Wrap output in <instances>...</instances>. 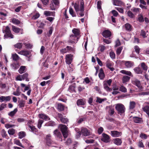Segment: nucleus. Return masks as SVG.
<instances>
[{"instance_id":"393cba45","label":"nucleus","mask_w":149,"mask_h":149,"mask_svg":"<svg viewBox=\"0 0 149 149\" xmlns=\"http://www.w3.org/2000/svg\"><path fill=\"white\" fill-rule=\"evenodd\" d=\"M26 68L25 66H21L18 70L20 74L26 71Z\"/></svg>"},{"instance_id":"8fccbe9b","label":"nucleus","mask_w":149,"mask_h":149,"mask_svg":"<svg viewBox=\"0 0 149 149\" xmlns=\"http://www.w3.org/2000/svg\"><path fill=\"white\" fill-rule=\"evenodd\" d=\"M75 86L73 85H71L69 86L68 90L70 92H75Z\"/></svg>"},{"instance_id":"f704fd0d","label":"nucleus","mask_w":149,"mask_h":149,"mask_svg":"<svg viewBox=\"0 0 149 149\" xmlns=\"http://www.w3.org/2000/svg\"><path fill=\"white\" fill-rule=\"evenodd\" d=\"M136 103L134 101L130 102V104L129 109H133L135 107Z\"/></svg>"},{"instance_id":"680f3d73","label":"nucleus","mask_w":149,"mask_h":149,"mask_svg":"<svg viewBox=\"0 0 149 149\" xmlns=\"http://www.w3.org/2000/svg\"><path fill=\"white\" fill-rule=\"evenodd\" d=\"M134 49L136 52L138 54H139L140 52V49L139 47L137 46H136L134 47Z\"/></svg>"},{"instance_id":"bf43d9fd","label":"nucleus","mask_w":149,"mask_h":149,"mask_svg":"<svg viewBox=\"0 0 149 149\" xmlns=\"http://www.w3.org/2000/svg\"><path fill=\"white\" fill-rule=\"evenodd\" d=\"M140 137L142 139H146L147 138V135L144 133H141L140 136Z\"/></svg>"},{"instance_id":"7c9ffc66","label":"nucleus","mask_w":149,"mask_h":149,"mask_svg":"<svg viewBox=\"0 0 149 149\" xmlns=\"http://www.w3.org/2000/svg\"><path fill=\"white\" fill-rule=\"evenodd\" d=\"M73 33L74 34L73 35H75L76 36L78 37L79 35V32L78 30L77 29H74L72 30Z\"/></svg>"},{"instance_id":"2f4dec72","label":"nucleus","mask_w":149,"mask_h":149,"mask_svg":"<svg viewBox=\"0 0 149 149\" xmlns=\"http://www.w3.org/2000/svg\"><path fill=\"white\" fill-rule=\"evenodd\" d=\"M22 76L23 80L25 79L26 81H29V79L28 78V74L26 73L23 74L22 75Z\"/></svg>"},{"instance_id":"864d4df0","label":"nucleus","mask_w":149,"mask_h":149,"mask_svg":"<svg viewBox=\"0 0 149 149\" xmlns=\"http://www.w3.org/2000/svg\"><path fill=\"white\" fill-rule=\"evenodd\" d=\"M16 81H22L23 80L22 76V75H19L16 77Z\"/></svg>"},{"instance_id":"de8ad7c7","label":"nucleus","mask_w":149,"mask_h":149,"mask_svg":"<svg viewBox=\"0 0 149 149\" xmlns=\"http://www.w3.org/2000/svg\"><path fill=\"white\" fill-rule=\"evenodd\" d=\"M127 15L129 17L132 18H134L135 17L134 15L130 10L127 12Z\"/></svg>"},{"instance_id":"052dcab7","label":"nucleus","mask_w":149,"mask_h":149,"mask_svg":"<svg viewBox=\"0 0 149 149\" xmlns=\"http://www.w3.org/2000/svg\"><path fill=\"white\" fill-rule=\"evenodd\" d=\"M61 122L64 123H67L68 122V119L66 118L63 117L61 119Z\"/></svg>"},{"instance_id":"9d476101","label":"nucleus","mask_w":149,"mask_h":149,"mask_svg":"<svg viewBox=\"0 0 149 149\" xmlns=\"http://www.w3.org/2000/svg\"><path fill=\"white\" fill-rule=\"evenodd\" d=\"M81 132L84 136H88L91 135L90 131L86 128H82L81 130Z\"/></svg>"},{"instance_id":"4468645a","label":"nucleus","mask_w":149,"mask_h":149,"mask_svg":"<svg viewBox=\"0 0 149 149\" xmlns=\"http://www.w3.org/2000/svg\"><path fill=\"white\" fill-rule=\"evenodd\" d=\"M12 27L13 31L15 33H17L21 31V34H22L23 31V29H19V28L13 26H12Z\"/></svg>"},{"instance_id":"6e6552de","label":"nucleus","mask_w":149,"mask_h":149,"mask_svg":"<svg viewBox=\"0 0 149 149\" xmlns=\"http://www.w3.org/2000/svg\"><path fill=\"white\" fill-rule=\"evenodd\" d=\"M84 3L83 0H81L80 3V11L81 12L79 13V15L82 17L84 15V13L83 12L84 10Z\"/></svg>"},{"instance_id":"72a5a7b5","label":"nucleus","mask_w":149,"mask_h":149,"mask_svg":"<svg viewBox=\"0 0 149 149\" xmlns=\"http://www.w3.org/2000/svg\"><path fill=\"white\" fill-rule=\"evenodd\" d=\"M24 44L26 48L31 49L33 45L28 42H24Z\"/></svg>"},{"instance_id":"603ef678","label":"nucleus","mask_w":149,"mask_h":149,"mask_svg":"<svg viewBox=\"0 0 149 149\" xmlns=\"http://www.w3.org/2000/svg\"><path fill=\"white\" fill-rule=\"evenodd\" d=\"M25 104V101L23 100H22L19 103V104L18 106L20 108L23 107L24 106Z\"/></svg>"},{"instance_id":"0e129e2a","label":"nucleus","mask_w":149,"mask_h":149,"mask_svg":"<svg viewBox=\"0 0 149 149\" xmlns=\"http://www.w3.org/2000/svg\"><path fill=\"white\" fill-rule=\"evenodd\" d=\"M40 14L38 13H37L34 15L32 17L33 19H38L40 17Z\"/></svg>"},{"instance_id":"e433bc0d","label":"nucleus","mask_w":149,"mask_h":149,"mask_svg":"<svg viewBox=\"0 0 149 149\" xmlns=\"http://www.w3.org/2000/svg\"><path fill=\"white\" fill-rule=\"evenodd\" d=\"M17 111V108L15 109L14 110L11 111L8 114L9 116L12 117L13 116Z\"/></svg>"},{"instance_id":"0eeeda50","label":"nucleus","mask_w":149,"mask_h":149,"mask_svg":"<svg viewBox=\"0 0 149 149\" xmlns=\"http://www.w3.org/2000/svg\"><path fill=\"white\" fill-rule=\"evenodd\" d=\"M102 135V137L101 139L102 141L106 143L110 142V138L109 135L105 133H103Z\"/></svg>"},{"instance_id":"2eb2a0df","label":"nucleus","mask_w":149,"mask_h":149,"mask_svg":"<svg viewBox=\"0 0 149 149\" xmlns=\"http://www.w3.org/2000/svg\"><path fill=\"white\" fill-rule=\"evenodd\" d=\"M133 120L134 122L136 123H140L143 122L142 119L141 118L137 117H134L133 118Z\"/></svg>"},{"instance_id":"4c0bfd02","label":"nucleus","mask_w":149,"mask_h":149,"mask_svg":"<svg viewBox=\"0 0 149 149\" xmlns=\"http://www.w3.org/2000/svg\"><path fill=\"white\" fill-rule=\"evenodd\" d=\"M22 43H17L14 45V46L15 48L18 49H21L22 47Z\"/></svg>"},{"instance_id":"a211bd4d","label":"nucleus","mask_w":149,"mask_h":149,"mask_svg":"<svg viewBox=\"0 0 149 149\" xmlns=\"http://www.w3.org/2000/svg\"><path fill=\"white\" fill-rule=\"evenodd\" d=\"M134 63L131 61H126L125 63V65L127 68H130L133 66Z\"/></svg>"},{"instance_id":"1a4fd4ad","label":"nucleus","mask_w":149,"mask_h":149,"mask_svg":"<svg viewBox=\"0 0 149 149\" xmlns=\"http://www.w3.org/2000/svg\"><path fill=\"white\" fill-rule=\"evenodd\" d=\"M132 83L134 85L136 86L140 89H141L142 88V87L141 86L140 82L138 79L135 78L132 81Z\"/></svg>"},{"instance_id":"412c9836","label":"nucleus","mask_w":149,"mask_h":149,"mask_svg":"<svg viewBox=\"0 0 149 149\" xmlns=\"http://www.w3.org/2000/svg\"><path fill=\"white\" fill-rule=\"evenodd\" d=\"M53 133L57 137L60 138L62 137L61 132L57 129L54 131Z\"/></svg>"},{"instance_id":"a18cd8bd","label":"nucleus","mask_w":149,"mask_h":149,"mask_svg":"<svg viewBox=\"0 0 149 149\" xmlns=\"http://www.w3.org/2000/svg\"><path fill=\"white\" fill-rule=\"evenodd\" d=\"M12 22L16 24H19L20 23L19 21L15 18H13L12 19Z\"/></svg>"},{"instance_id":"09e8293b","label":"nucleus","mask_w":149,"mask_h":149,"mask_svg":"<svg viewBox=\"0 0 149 149\" xmlns=\"http://www.w3.org/2000/svg\"><path fill=\"white\" fill-rule=\"evenodd\" d=\"M58 109L60 111H63L64 109V106L61 103L58 104Z\"/></svg>"},{"instance_id":"f3484780","label":"nucleus","mask_w":149,"mask_h":149,"mask_svg":"<svg viewBox=\"0 0 149 149\" xmlns=\"http://www.w3.org/2000/svg\"><path fill=\"white\" fill-rule=\"evenodd\" d=\"M106 63L107 67L109 68L111 71H113L114 70V68L113 67H111L112 65V62L108 61L106 62Z\"/></svg>"},{"instance_id":"a878e982","label":"nucleus","mask_w":149,"mask_h":149,"mask_svg":"<svg viewBox=\"0 0 149 149\" xmlns=\"http://www.w3.org/2000/svg\"><path fill=\"white\" fill-rule=\"evenodd\" d=\"M143 110L146 112L148 115L149 118V106H146L142 108Z\"/></svg>"},{"instance_id":"338daca9","label":"nucleus","mask_w":149,"mask_h":149,"mask_svg":"<svg viewBox=\"0 0 149 149\" xmlns=\"http://www.w3.org/2000/svg\"><path fill=\"white\" fill-rule=\"evenodd\" d=\"M52 12L48 11H45L44 12V14L47 16L50 15Z\"/></svg>"},{"instance_id":"49530a36","label":"nucleus","mask_w":149,"mask_h":149,"mask_svg":"<svg viewBox=\"0 0 149 149\" xmlns=\"http://www.w3.org/2000/svg\"><path fill=\"white\" fill-rule=\"evenodd\" d=\"M141 66L143 69L145 71H146L148 69V67L146 65L145 63H141Z\"/></svg>"},{"instance_id":"7ed1b4c3","label":"nucleus","mask_w":149,"mask_h":149,"mask_svg":"<svg viewBox=\"0 0 149 149\" xmlns=\"http://www.w3.org/2000/svg\"><path fill=\"white\" fill-rule=\"evenodd\" d=\"M59 127L60 128L61 131L64 138H66L68 135V127L65 125H60Z\"/></svg>"},{"instance_id":"5701e85b","label":"nucleus","mask_w":149,"mask_h":149,"mask_svg":"<svg viewBox=\"0 0 149 149\" xmlns=\"http://www.w3.org/2000/svg\"><path fill=\"white\" fill-rule=\"evenodd\" d=\"M120 72L122 74H126L130 76H133L131 72L130 71H127L124 70H122L120 71Z\"/></svg>"},{"instance_id":"37998d69","label":"nucleus","mask_w":149,"mask_h":149,"mask_svg":"<svg viewBox=\"0 0 149 149\" xmlns=\"http://www.w3.org/2000/svg\"><path fill=\"white\" fill-rule=\"evenodd\" d=\"M8 132L10 135H13L15 133V130L13 129H10L8 131Z\"/></svg>"},{"instance_id":"a19ab883","label":"nucleus","mask_w":149,"mask_h":149,"mask_svg":"<svg viewBox=\"0 0 149 149\" xmlns=\"http://www.w3.org/2000/svg\"><path fill=\"white\" fill-rule=\"evenodd\" d=\"M69 11L70 14L73 17L76 16V15L74 13L73 9L72 7H70Z\"/></svg>"},{"instance_id":"58836bf2","label":"nucleus","mask_w":149,"mask_h":149,"mask_svg":"<svg viewBox=\"0 0 149 149\" xmlns=\"http://www.w3.org/2000/svg\"><path fill=\"white\" fill-rule=\"evenodd\" d=\"M138 17V19L139 22H143L144 21V18L142 15L141 14L139 15Z\"/></svg>"},{"instance_id":"423d86ee","label":"nucleus","mask_w":149,"mask_h":149,"mask_svg":"<svg viewBox=\"0 0 149 149\" xmlns=\"http://www.w3.org/2000/svg\"><path fill=\"white\" fill-rule=\"evenodd\" d=\"M79 38V37L72 35L70 36L69 39L68 40V42L71 43H75V44L78 41Z\"/></svg>"},{"instance_id":"13d9d810","label":"nucleus","mask_w":149,"mask_h":149,"mask_svg":"<svg viewBox=\"0 0 149 149\" xmlns=\"http://www.w3.org/2000/svg\"><path fill=\"white\" fill-rule=\"evenodd\" d=\"M149 95V92H144L141 93H139L138 94L139 95Z\"/></svg>"},{"instance_id":"6e6d98bb","label":"nucleus","mask_w":149,"mask_h":149,"mask_svg":"<svg viewBox=\"0 0 149 149\" xmlns=\"http://www.w3.org/2000/svg\"><path fill=\"white\" fill-rule=\"evenodd\" d=\"M139 10L140 9L139 8H136L135 7H133L131 9L132 11L136 13H137L139 12Z\"/></svg>"},{"instance_id":"f8f14e48","label":"nucleus","mask_w":149,"mask_h":149,"mask_svg":"<svg viewBox=\"0 0 149 149\" xmlns=\"http://www.w3.org/2000/svg\"><path fill=\"white\" fill-rule=\"evenodd\" d=\"M111 136L113 137H118L122 135V133L116 131H111Z\"/></svg>"},{"instance_id":"ea45409f","label":"nucleus","mask_w":149,"mask_h":149,"mask_svg":"<svg viewBox=\"0 0 149 149\" xmlns=\"http://www.w3.org/2000/svg\"><path fill=\"white\" fill-rule=\"evenodd\" d=\"M26 135L25 133L24 132H21L19 133V138L20 139H22Z\"/></svg>"},{"instance_id":"4d7b16f0","label":"nucleus","mask_w":149,"mask_h":149,"mask_svg":"<svg viewBox=\"0 0 149 149\" xmlns=\"http://www.w3.org/2000/svg\"><path fill=\"white\" fill-rule=\"evenodd\" d=\"M6 104L5 103H2L0 105V111L3 110L6 107Z\"/></svg>"},{"instance_id":"b1692460","label":"nucleus","mask_w":149,"mask_h":149,"mask_svg":"<svg viewBox=\"0 0 149 149\" xmlns=\"http://www.w3.org/2000/svg\"><path fill=\"white\" fill-rule=\"evenodd\" d=\"M85 101L81 99L78 100L77 102V104L78 105H84L85 104Z\"/></svg>"},{"instance_id":"5fc2aeb1","label":"nucleus","mask_w":149,"mask_h":149,"mask_svg":"<svg viewBox=\"0 0 149 149\" xmlns=\"http://www.w3.org/2000/svg\"><path fill=\"white\" fill-rule=\"evenodd\" d=\"M66 48L67 49L68 52L71 51L72 52H74L75 49L74 48L71 47L70 46H67Z\"/></svg>"},{"instance_id":"c85d7f7f","label":"nucleus","mask_w":149,"mask_h":149,"mask_svg":"<svg viewBox=\"0 0 149 149\" xmlns=\"http://www.w3.org/2000/svg\"><path fill=\"white\" fill-rule=\"evenodd\" d=\"M135 72L137 74H141L142 72V70L139 67H136L134 69Z\"/></svg>"},{"instance_id":"79ce46f5","label":"nucleus","mask_w":149,"mask_h":149,"mask_svg":"<svg viewBox=\"0 0 149 149\" xmlns=\"http://www.w3.org/2000/svg\"><path fill=\"white\" fill-rule=\"evenodd\" d=\"M74 7L76 12L77 13L80 10V7L76 3H74Z\"/></svg>"},{"instance_id":"e2e57ef3","label":"nucleus","mask_w":149,"mask_h":149,"mask_svg":"<svg viewBox=\"0 0 149 149\" xmlns=\"http://www.w3.org/2000/svg\"><path fill=\"white\" fill-rule=\"evenodd\" d=\"M110 56L111 58L114 59L115 58V54L113 52H110Z\"/></svg>"},{"instance_id":"cd10ccee","label":"nucleus","mask_w":149,"mask_h":149,"mask_svg":"<svg viewBox=\"0 0 149 149\" xmlns=\"http://www.w3.org/2000/svg\"><path fill=\"white\" fill-rule=\"evenodd\" d=\"M130 77L128 76L125 75L122 78L123 82L124 83L128 82L130 79Z\"/></svg>"},{"instance_id":"c03bdc74","label":"nucleus","mask_w":149,"mask_h":149,"mask_svg":"<svg viewBox=\"0 0 149 149\" xmlns=\"http://www.w3.org/2000/svg\"><path fill=\"white\" fill-rule=\"evenodd\" d=\"M122 49V47H119L116 49V52L117 55H119L120 54Z\"/></svg>"},{"instance_id":"dca6fc26","label":"nucleus","mask_w":149,"mask_h":149,"mask_svg":"<svg viewBox=\"0 0 149 149\" xmlns=\"http://www.w3.org/2000/svg\"><path fill=\"white\" fill-rule=\"evenodd\" d=\"M18 53L19 54L24 55L26 56H28L30 54V52L27 50H22L19 52Z\"/></svg>"},{"instance_id":"bb28decb","label":"nucleus","mask_w":149,"mask_h":149,"mask_svg":"<svg viewBox=\"0 0 149 149\" xmlns=\"http://www.w3.org/2000/svg\"><path fill=\"white\" fill-rule=\"evenodd\" d=\"M14 143L16 145L19 146L22 148H24V146H23L21 143L20 142V141L19 140L15 139L14 141Z\"/></svg>"},{"instance_id":"aec40b11","label":"nucleus","mask_w":149,"mask_h":149,"mask_svg":"<svg viewBox=\"0 0 149 149\" xmlns=\"http://www.w3.org/2000/svg\"><path fill=\"white\" fill-rule=\"evenodd\" d=\"M124 27L126 30L128 31H130L132 30V26L129 23H126L125 24Z\"/></svg>"},{"instance_id":"473e14b6","label":"nucleus","mask_w":149,"mask_h":149,"mask_svg":"<svg viewBox=\"0 0 149 149\" xmlns=\"http://www.w3.org/2000/svg\"><path fill=\"white\" fill-rule=\"evenodd\" d=\"M46 143L47 145L49 146H51L52 147H57L56 146H54L52 145L54 144V142L51 141V139L46 140Z\"/></svg>"},{"instance_id":"c756f323","label":"nucleus","mask_w":149,"mask_h":149,"mask_svg":"<svg viewBox=\"0 0 149 149\" xmlns=\"http://www.w3.org/2000/svg\"><path fill=\"white\" fill-rule=\"evenodd\" d=\"M99 76L100 79H103L104 77V74L102 69L100 70V72L99 74Z\"/></svg>"},{"instance_id":"39448f33","label":"nucleus","mask_w":149,"mask_h":149,"mask_svg":"<svg viewBox=\"0 0 149 149\" xmlns=\"http://www.w3.org/2000/svg\"><path fill=\"white\" fill-rule=\"evenodd\" d=\"M4 32L6 33L4 36L5 38L9 37L12 38H13L14 36L11 33L10 31L8 26H6Z\"/></svg>"},{"instance_id":"9b49d317","label":"nucleus","mask_w":149,"mask_h":149,"mask_svg":"<svg viewBox=\"0 0 149 149\" xmlns=\"http://www.w3.org/2000/svg\"><path fill=\"white\" fill-rule=\"evenodd\" d=\"M11 99V97L10 96H1L0 97V102H6L10 101Z\"/></svg>"},{"instance_id":"c9c22d12","label":"nucleus","mask_w":149,"mask_h":149,"mask_svg":"<svg viewBox=\"0 0 149 149\" xmlns=\"http://www.w3.org/2000/svg\"><path fill=\"white\" fill-rule=\"evenodd\" d=\"M12 56L13 60L16 61L19 58V56L16 53L12 54Z\"/></svg>"},{"instance_id":"4be33fe9","label":"nucleus","mask_w":149,"mask_h":149,"mask_svg":"<svg viewBox=\"0 0 149 149\" xmlns=\"http://www.w3.org/2000/svg\"><path fill=\"white\" fill-rule=\"evenodd\" d=\"M39 118L45 120H49V117L47 115L42 113L39 114L38 115Z\"/></svg>"},{"instance_id":"20e7f679","label":"nucleus","mask_w":149,"mask_h":149,"mask_svg":"<svg viewBox=\"0 0 149 149\" xmlns=\"http://www.w3.org/2000/svg\"><path fill=\"white\" fill-rule=\"evenodd\" d=\"M73 55L70 54L66 55L65 56V62L66 64L70 65V64L73 61Z\"/></svg>"},{"instance_id":"f257e3e1","label":"nucleus","mask_w":149,"mask_h":149,"mask_svg":"<svg viewBox=\"0 0 149 149\" xmlns=\"http://www.w3.org/2000/svg\"><path fill=\"white\" fill-rule=\"evenodd\" d=\"M115 109L117 111L118 113L120 115L124 113L125 111V108L124 106L121 104H117L116 105Z\"/></svg>"},{"instance_id":"69168bd1","label":"nucleus","mask_w":149,"mask_h":149,"mask_svg":"<svg viewBox=\"0 0 149 149\" xmlns=\"http://www.w3.org/2000/svg\"><path fill=\"white\" fill-rule=\"evenodd\" d=\"M43 122V121L42 120H38V127L39 129H40L41 127V125Z\"/></svg>"},{"instance_id":"6ab92c4d","label":"nucleus","mask_w":149,"mask_h":149,"mask_svg":"<svg viewBox=\"0 0 149 149\" xmlns=\"http://www.w3.org/2000/svg\"><path fill=\"white\" fill-rule=\"evenodd\" d=\"M113 141L114 144L118 146L120 145L122 143L121 139L118 138L113 139Z\"/></svg>"},{"instance_id":"3c124183","label":"nucleus","mask_w":149,"mask_h":149,"mask_svg":"<svg viewBox=\"0 0 149 149\" xmlns=\"http://www.w3.org/2000/svg\"><path fill=\"white\" fill-rule=\"evenodd\" d=\"M120 91H121L125 93L127 92V89L126 88L123 86H121L120 87Z\"/></svg>"},{"instance_id":"ddd939ff","label":"nucleus","mask_w":149,"mask_h":149,"mask_svg":"<svg viewBox=\"0 0 149 149\" xmlns=\"http://www.w3.org/2000/svg\"><path fill=\"white\" fill-rule=\"evenodd\" d=\"M102 35L105 38H108L111 36V32L109 30H105L103 32Z\"/></svg>"},{"instance_id":"f03ea898","label":"nucleus","mask_w":149,"mask_h":149,"mask_svg":"<svg viewBox=\"0 0 149 149\" xmlns=\"http://www.w3.org/2000/svg\"><path fill=\"white\" fill-rule=\"evenodd\" d=\"M112 81V80L110 79L103 82V84L104 88L107 91L111 92L112 90V89L109 87V86H111Z\"/></svg>"},{"instance_id":"774afa93","label":"nucleus","mask_w":149,"mask_h":149,"mask_svg":"<svg viewBox=\"0 0 149 149\" xmlns=\"http://www.w3.org/2000/svg\"><path fill=\"white\" fill-rule=\"evenodd\" d=\"M1 135L3 137H6L7 136L6 132L4 129H3L1 132Z\"/></svg>"}]
</instances>
